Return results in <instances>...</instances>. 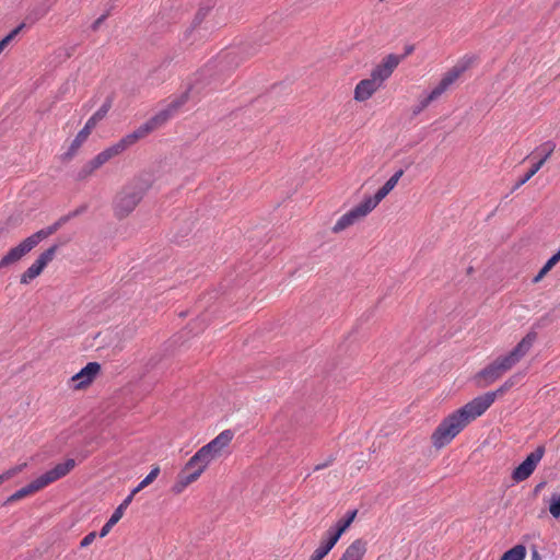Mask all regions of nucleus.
Wrapping results in <instances>:
<instances>
[{
  "label": "nucleus",
  "mask_w": 560,
  "mask_h": 560,
  "mask_svg": "<svg viewBox=\"0 0 560 560\" xmlns=\"http://www.w3.org/2000/svg\"><path fill=\"white\" fill-rule=\"evenodd\" d=\"M147 486L143 483V481L141 480L139 482V485L131 491L133 494H137L138 492H140L142 489H144Z\"/></svg>",
  "instance_id": "41"
},
{
  "label": "nucleus",
  "mask_w": 560,
  "mask_h": 560,
  "mask_svg": "<svg viewBox=\"0 0 560 560\" xmlns=\"http://www.w3.org/2000/svg\"><path fill=\"white\" fill-rule=\"evenodd\" d=\"M548 273V271H546L544 268H541L539 270V272L535 276V278L533 279V282L534 283H538L539 281H541L544 279V277Z\"/></svg>",
  "instance_id": "40"
},
{
  "label": "nucleus",
  "mask_w": 560,
  "mask_h": 560,
  "mask_svg": "<svg viewBox=\"0 0 560 560\" xmlns=\"http://www.w3.org/2000/svg\"><path fill=\"white\" fill-rule=\"evenodd\" d=\"M467 425L459 418L456 411L445 417L431 435L435 448L448 445Z\"/></svg>",
  "instance_id": "7"
},
{
  "label": "nucleus",
  "mask_w": 560,
  "mask_h": 560,
  "mask_svg": "<svg viewBox=\"0 0 560 560\" xmlns=\"http://www.w3.org/2000/svg\"><path fill=\"white\" fill-rule=\"evenodd\" d=\"M402 175V170L395 172V174L375 192L374 196L366 197L370 203L376 208L380 202L396 187Z\"/></svg>",
  "instance_id": "17"
},
{
  "label": "nucleus",
  "mask_w": 560,
  "mask_h": 560,
  "mask_svg": "<svg viewBox=\"0 0 560 560\" xmlns=\"http://www.w3.org/2000/svg\"><path fill=\"white\" fill-rule=\"evenodd\" d=\"M402 57L389 54L380 63L372 68L369 78L360 80L353 90L355 102H366L376 92L383 89L385 82L392 77L395 69L401 62Z\"/></svg>",
  "instance_id": "3"
},
{
  "label": "nucleus",
  "mask_w": 560,
  "mask_h": 560,
  "mask_svg": "<svg viewBox=\"0 0 560 560\" xmlns=\"http://www.w3.org/2000/svg\"><path fill=\"white\" fill-rule=\"evenodd\" d=\"M44 488L45 487H44L43 482L40 481L39 477H37L32 482H30L25 487L21 488L20 490L15 491L13 494H11L7 499V503H12V502L22 500L23 498L32 495L33 493H35Z\"/></svg>",
  "instance_id": "21"
},
{
  "label": "nucleus",
  "mask_w": 560,
  "mask_h": 560,
  "mask_svg": "<svg viewBox=\"0 0 560 560\" xmlns=\"http://www.w3.org/2000/svg\"><path fill=\"white\" fill-rule=\"evenodd\" d=\"M186 98L187 96L184 95L180 101L170 104L167 108L160 110L152 118L139 126L136 130L124 136L117 142L113 143L96 154L92 160L82 166L78 174L79 179L88 178L109 160L122 154L138 141L144 139L154 130L162 127L174 115L177 108L186 102Z\"/></svg>",
  "instance_id": "1"
},
{
  "label": "nucleus",
  "mask_w": 560,
  "mask_h": 560,
  "mask_svg": "<svg viewBox=\"0 0 560 560\" xmlns=\"http://www.w3.org/2000/svg\"><path fill=\"white\" fill-rule=\"evenodd\" d=\"M124 513H125V511L121 508L117 506V509L114 511V513L109 517L108 522L115 526L121 520V517L124 516Z\"/></svg>",
  "instance_id": "35"
},
{
  "label": "nucleus",
  "mask_w": 560,
  "mask_h": 560,
  "mask_svg": "<svg viewBox=\"0 0 560 560\" xmlns=\"http://www.w3.org/2000/svg\"><path fill=\"white\" fill-rule=\"evenodd\" d=\"M150 184L142 177H135L117 192L114 202V214L118 219L127 218L141 202Z\"/></svg>",
  "instance_id": "4"
},
{
  "label": "nucleus",
  "mask_w": 560,
  "mask_h": 560,
  "mask_svg": "<svg viewBox=\"0 0 560 560\" xmlns=\"http://www.w3.org/2000/svg\"><path fill=\"white\" fill-rule=\"evenodd\" d=\"M338 538L334 536L329 530L326 532L324 539L320 545L314 550L311 558L313 560H323L334 546L338 542Z\"/></svg>",
  "instance_id": "20"
},
{
  "label": "nucleus",
  "mask_w": 560,
  "mask_h": 560,
  "mask_svg": "<svg viewBox=\"0 0 560 560\" xmlns=\"http://www.w3.org/2000/svg\"><path fill=\"white\" fill-rule=\"evenodd\" d=\"M75 465L77 463L73 458H68L63 463L57 464L54 468L39 476V479L44 487H47L50 483L67 476L75 467Z\"/></svg>",
  "instance_id": "16"
},
{
  "label": "nucleus",
  "mask_w": 560,
  "mask_h": 560,
  "mask_svg": "<svg viewBox=\"0 0 560 560\" xmlns=\"http://www.w3.org/2000/svg\"><path fill=\"white\" fill-rule=\"evenodd\" d=\"M544 455L545 447L542 445L537 446L536 450L528 454L527 457L513 470L512 479L515 482H521L529 478Z\"/></svg>",
  "instance_id": "13"
},
{
  "label": "nucleus",
  "mask_w": 560,
  "mask_h": 560,
  "mask_svg": "<svg viewBox=\"0 0 560 560\" xmlns=\"http://www.w3.org/2000/svg\"><path fill=\"white\" fill-rule=\"evenodd\" d=\"M160 466L154 465L151 469V471L142 479L143 483L148 487L151 485L160 475Z\"/></svg>",
  "instance_id": "30"
},
{
  "label": "nucleus",
  "mask_w": 560,
  "mask_h": 560,
  "mask_svg": "<svg viewBox=\"0 0 560 560\" xmlns=\"http://www.w3.org/2000/svg\"><path fill=\"white\" fill-rule=\"evenodd\" d=\"M26 466H27V464L23 463V464L16 465V466L5 470L4 472L0 474L1 482L3 483L4 481H7V480L13 478L14 476H16L18 474L22 472L26 468Z\"/></svg>",
  "instance_id": "27"
},
{
  "label": "nucleus",
  "mask_w": 560,
  "mask_h": 560,
  "mask_svg": "<svg viewBox=\"0 0 560 560\" xmlns=\"http://www.w3.org/2000/svg\"><path fill=\"white\" fill-rule=\"evenodd\" d=\"M63 220H59L52 225L42 229L28 237L24 238L16 246L10 248L0 259V269L12 266L23 259L31 253L42 241L56 233L61 226Z\"/></svg>",
  "instance_id": "5"
},
{
  "label": "nucleus",
  "mask_w": 560,
  "mask_h": 560,
  "mask_svg": "<svg viewBox=\"0 0 560 560\" xmlns=\"http://www.w3.org/2000/svg\"><path fill=\"white\" fill-rule=\"evenodd\" d=\"M326 466H327V464L317 465V466L315 467V470H320V469L325 468Z\"/></svg>",
  "instance_id": "44"
},
{
  "label": "nucleus",
  "mask_w": 560,
  "mask_h": 560,
  "mask_svg": "<svg viewBox=\"0 0 560 560\" xmlns=\"http://www.w3.org/2000/svg\"><path fill=\"white\" fill-rule=\"evenodd\" d=\"M532 560H541V557L537 550H533Z\"/></svg>",
  "instance_id": "42"
},
{
  "label": "nucleus",
  "mask_w": 560,
  "mask_h": 560,
  "mask_svg": "<svg viewBox=\"0 0 560 560\" xmlns=\"http://www.w3.org/2000/svg\"><path fill=\"white\" fill-rule=\"evenodd\" d=\"M559 261H560V249L547 260V262L542 266V268L549 272Z\"/></svg>",
  "instance_id": "34"
},
{
  "label": "nucleus",
  "mask_w": 560,
  "mask_h": 560,
  "mask_svg": "<svg viewBox=\"0 0 560 560\" xmlns=\"http://www.w3.org/2000/svg\"><path fill=\"white\" fill-rule=\"evenodd\" d=\"M96 538V533L95 532H91L89 533L86 536L83 537V539L80 541V547L81 548H86L89 547Z\"/></svg>",
  "instance_id": "36"
},
{
  "label": "nucleus",
  "mask_w": 560,
  "mask_h": 560,
  "mask_svg": "<svg viewBox=\"0 0 560 560\" xmlns=\"http://www.w3.org/2000/svg\"><path fill=\"white\" fill-rule=\"evenodd\" d=\"M545 482H539L538 485H536L534 489L535 493H538L545 487Z\"/></svg>",
  "instance_id": "43"
},
{
  "label": "nucleus",
  "mask_w": 560,
  "mask_h": 560,
  "mask_svg": "<svg viewBox=\"0 0 560 560\" xmlns=\"http://www.w3.org/2000/svg\"><path fill=\"white\" fill-rule=\"evenodd\" d=\"M26 466H27V464L23 463V464L16 465V466L5 470L4 472L0 474L1 482L3 483L4 481H7V480L13 478L14 476H16L18 474L22 472L26 468Z\"/></svg>",
  "instance_id": "28"
},
{
  "label": "nucleus",
  "mask_w": 560,
  "mask_h": 560,
  "mask_svg": "<svg viewBox=\"0 0 560 560\" xmlns=\"http://www.w3.org/2000/svg\"><path fill=\"white\" fill-rule=\"evenodd\" d=\"M536 334H527L509 353L500 355L480 370L475 378L480 387H486L512 370L532 349Z\"/></svg>",
  "instance_id": "2"
},
{
  "label": "nucleus",
  "mask_w": 560,
  "mask_h": 560,
  "mask_svg": "<svg viewBox=\"0 0 560 560\" xmlns=\"http://www.w3.org/2000/svg\"><path fill=\"white\" fill-rule=\"evenodd\" d=\"M492 405V397L487 394L480 395L462 408L455 410L459 418L468 425L475 419L481 417Z\"/></svg>",
  "instance_id": "10"
},
{
  "label": "nucleus",
  "mask_w": 560,
  "mask_h": 560,
  "mask_svg": "<svg viewBox=\"0 0 560 560\" xmlns=\"http://www.w3.org/2000/svg\"><path fill=\"white\" fill-rule=\"evenodd\" d=\"M95 127L96 126L93 124V121H90L88 119L84 127L78 132V135L71 142L68 152L65 154V159L70 160L75 155L78 150L88 140L89 136Z\"/></svg>",
  "instance_id": "18"
},
{
  "label": "nucleus",
  "mask_w": 560,
  "mask_h": 560,
  "mask_svg": "<svg viewBox=\"0 0 560 560\" xmlns=\"http://www.w3.org/2000/svg\"><path fill=\"white\" fill-rule=\"evenodd\" d=\"M57 250L58 245H52L49 248L45 249L43 253H40L34 260V262L21 275L20 283L28 284L34 279L39 277L44 269L48 266V264L54 260Z\"/></svg>",
  "instance_id": "12"
},
{
  "label": "nucleus",
  "mask_w": 560,
  "mask_h": 560,
  "mask_svg": "<svg viewBox=\"0 0 560 560\" xmlns=\"http://www.w3.org/2000/svg\"><path fill=\"white\" fill-rule=\"evenodd\" d=\"M556 149V143L553 141H546L536 148V152L540 154V159L538 162L533 163V166L528 170V172L517 182L516 188L523 186L527 183L546 163V161L552 155Z\"/></svg>",
  "instance_id": "15"
},
{
  "label": "nucleus",
  "mask_w": 560,
  "mask_h": 560,
  "mask_svg": "<svg viewBox=\"0 0 560 560\" xmlns=\"http://www.w3.org/2000/svg\"><path fill=\"white\" fill-rule=\"evenodd\" d=\"M114 527L113 524H110L108 521L104 524V526L102 527L101 532H100V537L101 538H104L105 536H107L109 534V532L112 530V528Z\"/></svg>",
  "instance_id": "37"
},
{
  "label": "nucleus",
  "mask_w": 560,
  "mask_h": 560,
  "mask_svg": "<svg viewBox=\"0 0 560 560\" xmlns=\"http://www.w3.org/2000/svg\"><path fill=\"white\" fill-rule=\"evenodd\" d=\"M25 24L21 23L19 26L13 28L7 36H4L0 40V54L5 49V47L19 35V33L24 28Z\"/></svg>",
  "instance_id": "25"
},
{
  "label": "nucleus",
  "mask_w": 560,
  "mask_h": 560,
  "mask_svg": "<svg viewBox=\"0 0 560 560\" xmlns=\"http://www.w3.org/2000/svg\"><path fill=\"white\" fill-rule=\"evenodd\" d=\"M233 438L234 432L232 430H224L209 443L200 447L197 453L210 465L212 462L229 454L228 448Z\"/></svg>",
  "instance_id": "8"
},
{
  "label": "nucleus",
  "mask_w": 560,
  "mask_h": 560,
  "mask_svg": "<svg viewBox=\"0 0 560 560\" xmlns=\"http://www.w3.org/2000/svg\"><path fill=\"white\" fill-rule=\"evenodd\" d=\"M310 560H313L312 558H310Z\"/></svg>",
  "instance_id": "46"
},
{
  "label": "nucleus",
  "mask_w": 560,
  "mask_h": 560,
  "mask_svg": "<svg viewBox=\"0 0 560 560\" xmlns=\"http://www.w3.org/2000/svg\"><path fill=\"white\" fill-rule=\"evenodd\" d=\"M208 13H209V9H200L195 15V19L192 22V27L197 28L199 25H201V23L203 22L205 18L208 15Z\"/></svg>",
  "instance_id": "31"
},
{
  "label": "nucleus",
  "mask_w": 560,
  "mask_h": 560,
  "mask_svg": "<svg viewBox=\"0 0 560 560\" xmlns=\"http://www.w3.org/2000/svg\"><path fill=\"white\" fill-rule=\"evenodd\" d=\"M412 50H413V47H412V46H410V47L406 48V56H407V55H409V54H411V52H412Z\"/></svg>",
  "instance_id": "45"
},
{
  "label": "nucleus",
  "mask_w": 560,
  "mask_h": 560,
  "mask_svg": "<svg viewBox=\"0 0 560 560\" xmlns=\"http://www.w3.org/2000/svg\"><path fill=\"white\" fill-rule=\"evenodd\" d=\"M358 510H352L347 513L343 518H340L334 528L328 529L334 536L340 539L341 535L350 527L357 517Z\"/></svg>",
  "instance_id": "22"
},
{
  "label": "nucleus",
  "mask_w": 560,
  "mask_h": 560,
  "mask_svg": "<svg viewBox=\"0 0 560 560\" xmlns=\"http://www.w3.org/2000/svg\"><path fill=\"white\" fill-rule=\"evenodd\" d=\"M110 108V102H105L90 118V121H93V124L96 126L102 119L105 118L108 110Z\"/></svg>",
  "instance_id": "26"
},
{
  "label": "nucleus",
  "mask_w": 560,
  "mask_h": 560,
  "mask_svg": "<svg viewBox=\"0 0 560 560\" xmlns=\"http://www.w3.org/2000/svg\"><path fill=\"white\" fill-rule=\"evenodd\" d=\"M101 372V364L97 362H89L83 369L74 374L70 382L75 390L84 389L92 384L94 378Z\"/></svg>",
  "instance_id": "14"
},
{
  "label": "nucleus",
  "mask_w": 560,
  "mask_h": 560,
  "mask_svg": "<svg viewBox=\"0 0 560 560\" xmlns=\"http://www.w3.org/2000/svg\"><path fill=\"white\" fill-rule=\"evenodd\" d=\"M548 273V271H546L544 268H541L539 270V272L535 276V278L533 279V282L534 283H538L539 281H541L544 279V277Z\"/></svg>",
  "instance_id": "39"
},
{
  "label": "nucleus",
  "mask_w": 560,
  "mask_h": 560,
  "mask_svg": "<svg viewBox=\"0 0 560 560\" xmlns=\"http://www.w3.org/2000/svg\"><path fill=\"white\" fill-rule=\"evenodd\" d=\"M366 552V541L359 538L352 541L345 550L339 560H363Z\"/></svg>",
  "instance_id": "19"
},
{
  "label": "nucleus",
  "mask_w": 560,
  "mask_h": 560,
  "mask_svg": "<svg viewBox=\"0 0 560 560\" xmlns=\"http://www.w3.org/2000/svg\"><path fill=\"white\" fill-rule=\"evenodd\" d=\"M209 467V464L196 452L178 472L175 482L171 487L172 493L178 495L188 486L196 482Z\"/></svg>",
  "instance_id": "6"
},
{
  "label": "nucleus",
  "mask_w": 560,
  "mask_h": 560,
  "mask_svg": "<svg viewBox=\"0 0 560 560\" xmlns=\"http://www.w3.org/2000/svg\"><path fill=\"white\" fill-rule=\"evenodd\" d=\"M375 208L364 198L359 205L342 214L331 228L334 233H340L365 219Z\"/></svg>",
  "instance_id": "9"
},
{
  "label": "nucleus",
  "mask_w": 560,
  "mask_h": 560,
  "mask_svg": "<svg viewBox=\"0 0 560 560\" xmlns=\"http://www.w3.org/2000/svg\"><path fill=\"white\" fill-rule=\"evenodd\" d=\"M559 261H560V249L547 260V262L542 266V268L549 272Z\"/></svg>",
  "instance_id": "33"
},
{
  "label": "nucleus",
  "mask_w": 560,
  "mask_h": 560,
  "mask_svg": "<svg viewBox=\"0 0 560 560\" xmlns=\"http://www.w3.org/2000/svg\"><path fill=\"white\" fill-rule=\"evenodd\" d=\"M526 557V548L524 545H516L505 551L500 560H524Z\"/></svg>",
  "instance_id": "24"
},
{
  "label": "nucleus",
  "mask_w": 560,
  "mask_h": 560,
  "mask_svg": "<svg viewBox=\"0 0 560 560\" xmlns=\"http://www.w3.org/2000/svg\"><path fill=\"white\" fill-rule=\"evenodd\" d=\"M559 261H560V249L547 260V262L542 266V268L549 272Z\"/></svg>",
  "instance_id": "32"
},
{
  "label": "nucleus",
  "mask_w": 560,
  "mask_h": 560,
  "mask_svg": "<svg viewBox=\"0 0 560 560\" xmlns=\"http://www.w3.org/2000/svg\"><path fill=\"white\" fill-rule=\"evenodd\" d=\"M463 72L464 68L462 67H454L451 70H448L442 77L438 85L428 94V96L420 101L419 108L417 112H421L422 109L427 108L432 102L438 100L455 83V81L460 77Z\"/></svg>",
  "instance_id": "11"
},
{
  "label": "nucleus",
  "mask_w": 560,
  "mask_h": 560,
  "mask_svg": "<svg viewBox=\"0 0 560 560\" xmlns=\"http://www.w3.org/2000/svg\"><path fill=\"white\" fill-rule=\"evenodd\" d=\"M517 383V376L513 375L509 377L500 387H498L493 392L486 393L488 396L492 397V404L495 401L498 397H502L505 393H508L515 384Z\"/></svg>",
  "instance_id": "23"
},
{
  "label": "nucleus",
  "mask_w": 560,
  "mask_h": 560,
  "mask_svg": "<svg viewBox=\"0 0 560 560\" xmlns=\"http://www.w3.org/2000/svg\"><path fill=\"white\" fill-rule=\"evenodd\" d=\"M136 494H133L132 492H130V494L118 505L119 508H121L124 511H126V509L129 506V504L132 502L133 500V497Z\"/></svg>",
  "instance_id": "38"
},
{
  "label": "nucleus",
  "mask_w": 560,
  "mask_h": 560,
  "mask_svg": "<svg viewBox=\"0 0 560 560\" xmlns=\"http://www.w3.org/2000/svg\"><path fill=\"white\" fill-rule=\"evenodd\" d=\"M549 513L555 517H560V494H552L549 500Z\"/></svg>",
  "instance_id": "29"
}]
</instances>
